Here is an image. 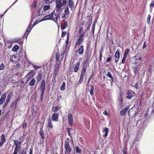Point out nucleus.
Returning a JSON list of instances; mask_svg holds the SVG:
<instances>
[{
    "mask_svg": "<svg viewBox=\"0 0 154 154\" xmlns=\"http://www.w3.org/2000/svg\"><path fill=\"white\" fill-rule=\"evenodd\" d=\"M33 76V72H29L23 79V80H25V82L23 81L24 83H25V84H26ZM23 82V81H22V82Z\"/></svg>",
    "mask_w": 154,
    "mask_h": 154,
    "instance_id": "obj_5",
    "label": "nucleus"
},
{
    "mask_svg": "<svg viewBox=\"0 0 154 154\" xmlns=\"http://www.w3.org/2000/svg\"><path fill=\"white\" fill-rule=\"evenodd\" d=\"M67 26V22L64 21L61 24V29L62 30H63L66 28Z\"/></svg>",
    "mask_w": 154,
    "mask_h": 154,
    "instance_id": "obj_18",
    "label": "nucleus"
},
{
    "mask_svg": "<svg viewBox=\"0 0 154 154\" xmlns=\"http://www.w3.org/2000/svg\"><path fill=\"white\" fill-rule=\"evenodd\" d=\"M86 70L82 69L80 76L83 77L85 75Z\"/></svg>",
    "mask_w": 154,
    "mask_h": 154,
    "instance_id": "obj_34",
    "label": "nucleus"
},
{
    "mask_svg": "<svg viewBox=\"0 0 154 154\" xmlns=\"http://www.w3.org/2000/svg\"><path fill=\"white\" fill-rule=\"evenodd\" d=\"M66 32H62V36L64 37L66 35Z\"/></svg>",
    "mask_w": 154,
    "mask_h": 154,
    "instance_id": "obj_59",
    "label": "nucleus"
},
{
    "mask_svg": "<svg viewBox=\"0 0 154 154\" xmlns=\"http://www.w3.org/2000/svg\"><path fill=\"white\" fill-rule=\"evenodd\" d=\"M68 4L71 10L72 11L74 5V3L72 0H69L68 2Z\"/></svg>",
    "mask_w": 154,
    "mask_h": 154,
    "instance_id": "obj_17",
    "label": "nucleus"
},
{
    "mask_svg": "<svg viewBox=\"0 0 154 154\" xmlns=\"http://www.w3.org/2000/svg\"><path fill=\"white\" fill-rule=\"evenodd\" d=\"M51 20L57 23L58 19L60 17L59 13L55 12V11H54L51 13Z\"/></svg>",
    "mask_w": 154,
    "mask_h": 154,
    "instance_id": "obj_2",
    "label": "nucleus"
},
{
    "mask_svg": "<svg viewBox=\"0 0 154 154\" xmlns=\"http://www.w3.org/2000/svg\"><path fill=\"white\" fill-rule=\"evenodd\" d=\"M40 135L41 136L42 138L43 139H44L45 137L44 136V133L43 131H41L39 132Z\"/></svg>",
    "mask_w": 154,
    "mask_h": 154,
    "instance_id": "obj_42",
    "label": "nucleus"
},
{
    "mask_svg": "<svg viewBox=\"0 0 154 154\" xmlns=\"http://www.w3.org/2000/svg\"><path fill=\"white\" fill-rule=\"evenodd\" d=\"M19 48V47L17 45H15L12 49V51L14 52H17Z\"/></svg>",
    "mask_w": 154,
    "mask_h": 154,
    "instance_id": "obj_28",
    "label": "nucleus"
},
{
    "mask_svg": "<svg viewBox=\"0 0 154 154\" xmlns=\"http://www.w3.org/2000/svg\"><path fill=\"white\" fill-rule=\"evenodd\" d=\"M64 11L66 15H68L69 14L70 12L68 6H66L65 7Z\"/></svg>",
    "mask_w": 154,
    "mask_h": 154,
    "instance_id": "obj_26",
    "label": "nucleus"
},
{
    "mask_svg": "<svg viewBox=\"0 0 154 154\" xmlns=\"http://www.w3.org/2000/svg\"><path fill=\"white\" fill-rule=\"evenodd\" d=\"M129 106H127L124 109L121 111L120 112V114L122 116L124 115L129 108Z\"/></svg>",
    "mask_w": 154,
    "mask_h": 154,
    "instance_id": "obj_14",
    "label": "nucleus"
},
{
    "mask_svg": "<svg viewBox=\"0 0 154 154\" xmlns=\"http://www.w3.org/2000/svg\"><path fill=\"white\" fill-rule=\"evenodd\" d=\"M35 82V78H32L29 83V85L31 86H32L34 85Z\"/></svg>",
    "mask_w": 154,
    "mask_h": 154,
    "instance_id": "obj_27",
    "label": "nucleus"
},
{
    "mask_svg": "<svg viewBox=\"0 0 154 154\" xmlns=\"http://www.w3.org/2000/svg\"><path fill=\"white\" fill-rule=\"evenodd\" d=\"M29 154H32V149L30 148Z\"/></svg>",
    "mask_w": 154,
    "mask_h": 154,
    "instance_id": "obj_64",
    "label": "nucleus"
},
{
    "mask_svg": "<svg viewBox=\"0 0 154 154\" xmlns=\"http://www.w3.org/2000/svg\"><path fill=\"white\" fill-rule=\"evenodd\" d=\"M59 66L58 65L57 66L56 68H55L54 70V75H55V76L57 75V73H58V71L59 69Z\"/></svg>",
    "mask_w": 154,
    "mask_h": 154,
    "instance_id": "obj_30",
    "label": "nucleus"
},
{
    "mask_svg": "<svg viewBox=\"0 0 154 154\" xmlns=\"http://www.w3.org/2000/svg\"><path fill=\"white\" fill-rule=\"evenodd\" d=\"M109 129L108 128H104V130H103V132H105V133L104 135V137H106L108 135V132Z\"/></svg>",
    "mask_w": 154,
    "mask_h": 154,
    "instance_id": "obj_24",
    "label": "nucleus"
},
{
    "mask_svg": "<svg viewBox=\"0 0 154 154\" xmlns=\"http://www.w3.org/2000/svg\"><path fill=\"white\" fill-rule=\"evenodd\" d=\"M64 145L65 149V154H71L72 149L71 148L69 143L67 141H65Z\"/></svg>",
    "mask_w": 154,
    "mask_h": 154,
    "instance_id": "obj_3",
    "label": "nucleus"
},
{
    "mask_svg": "<svg viewBox=\"0 0 154 154\" xmlns=\"http://www.w3.org/2000/svg\"><path fill=\"white\" fill-rule=\"evenodd\" d=\"M37 6V3L36 2H35L32 4V7L33 8H35Z\"/></svg>",
    "mask_w": 154,
    "mask_h": 154,
    "instance_id": "obj_43",
    "label": "nucleus"
},
{
    "mask_svg": "<svg viewBox=\"0 0 154 154\" xmlns=\"http://www.w3.org/2000/svg\"><path fill=\"white\" fill-rule=\"evenodd\" d=\"M6 97L5 94H3L0 99V105L2 104L4 102Z\"/></svg>",
    "mask_w": 154,
    "mask_h": 154,
    "instance_id": "obj_16",
    "label": "nucleus"
},
{
    "mask_svg": "<svg viewBox=\"0 0 154 154\" xmlns=\"http://www.w3.org/2000/svg\"><path fill=\"white\" fill-rule=\"evenodd\" d=\"M80 63L79 62H78L76 63V64L75 67V68H74V71L75 72H76L78 71V69H79V66H80Z\"/></svg>",
    "mask_w": 154,
    "mask_h": 154,
    "instance_id": "obj_25",
    "label": "nucleus"
},
{
    "mask_svg": "<svg viewBox=\"0 0 154 154\" xmlns=\"http://www.w3.org/2000/svg\"><path fill=\"white\" fill-rule=\"evenodd\" d=\"M89 60V58H88V57H87L85 60V62L83 63L82 66H87L88 63V62Z\"/></svg>",
    "mask_w": 154,
    "mask_h": 154,
    "instance_id": "obj_31",
    "label": "nucleus"
},
{
    "mask_svg": "<svg viewBox=\"0 0 154 154\" xmlns=\"http://www.w3.org/2000/svg\"><path fill=\"white\" fill-rule=\"evenodd\" d=\"M83 77L80 76V79L78 81L77 85H79L81 83V82L83 81Z\"/></svg>",
    "mask_w": 154,
    "mask_h": 154,
    "instance_id": "obj_39",
    "label": "nucleus"
},
{
    "mask_svg": "<svg viewBox=\"0 0 154 154\" xmlns=\"http://www.w3.org/2000/svg\"><path fill=\"white\" fill-rule=\"evenodd\" d=\"M111 60V57H108L106 59V62H109Z\"/></svg>",
    "mask_w": 154,
    "mask_h": 154,
    "instance_id": "obj_62",
    "label": "nucleus"
},
{
    "mask_svg": "<svg viewBox=\"0 0 154 154\" xmlns=\"http://www.w3.org/2000/svg\"><path fill=\"white\" fill-rule=\"evenodd\" d=\"M38 15H43V12L42 10L41 9H40L38 12Z\"/></svg>",
    "mask_w": 154,
    "mask_h": 154,
    "instance_id": "obj_48",
    "label": "nucleus"
},
{
    "mask_svg": "<svg viewBox=\"0 0 154 154\" xmlns=\"http://www.w3.org/2000/svg\"><path fill=\"white\" fill-rule=\"evenodd\" d=\"M68 123L70 126H72L73 125V117L72 115L71 114H68Z\"/></svg>",
    "mask_w": 154,
    "mask_h": 154,
    "instance_id": "obj_10",
    "label": "nucleus"
},
{
    "mask_svg": "<svg viewBox=\"0 0 154 154\" xmlns=\"http://www.w3.org/2000/svg\"><path fill=\"white\" fill-rule=\"evenodd\" d=\"M48 125L49 127L51 128H53V126L50 119H49L48 120Z\"/></svg>",
    "mask_w": 154,
    "mask_h": 154,
    "instance_id": "obj_37",
    "label": "nucleus"
},
{
    "mask_svg": "<svg viewBox=\"0 0 154 154\" xmlns=\"http://www.w3.org/2000/svg\"><path fill=\"white\" fill-rule=\"evenodd\" d=\"M87 68V66H82V69L86 70Z\"/></svg>",
    "mask_w": 154,
    "mask_h": 154,
    "instance_id": "obj_58",
    "label": "nucleus"
},
{
    "mask_svg": "<svg viewBox=\"0 0 154 154\" xmlns=\"http://www.w3.org/2000/svg\"><path fill=\"white\" fill-rule=\"evenodd\" d=\"M5 68L4 65L3 63H2L0 66V70H3Z\"/></svg>",
    "mask_w": 154,
    "mask_h": 154,
    "instance_id": "obj_51",
    "label": "nucleus"
},
{
    "mask_svg": "<svg viewBox=\"0 0 154 154\" xmlns=\"http://www.w3.org/2000/svg\"><path fill=\"white\" fill-rule=\"evenodd\" d=\"M6 139L5 138V136L4 134H2L1 137V141L4 143L6 141Z\"/></svg>",
    "mask_w": 154,
    "mask_h": 154,
    "instance_id": "obj_23",
    "label": "nucleus"
},
{
    "mask_svg": "<svg viewBox=\"0 0 154 154\" xmlns=\"http://www.w3.org/2000/svg\"><path fill=\"white\" fill-rule=\"evenodd\" d=\"M50 8L49 5H45L44 6L43 10L45 11H47Z\"/></svg>",
    "mask_w": 154,
    "mask_h": 154,
    "instance_id": "obj_41",
    "label": "nucleus"
},
{
    "mask_svg": "<svg viewBox=\"0 0 154 154\" xmlns=\"http://www.w3.org/2000/svg\"><path fill=\"white\" fill-rule=\"evenodd\" d=\"M65 83L64 82H63L62 83L61 86L60 88V90L61 91H63L65 90Z\"/></svg>",
    "mask_w": 154,
    "mask_h": 154,
    "instance_id": "obj_40",
    "label": "nucleus"
},
{
    "mask_svg": "<svg viewBox=\"0 0 154 154\" xmlns=\"http://www.w3.org/2000/svg\"><path fill=\"white\" fill-rule=\"evenodd\" d=\"M84 47L83 45L79 46L78 49V52L80 54H82L84 53Z\"/></svg>",
    "mask_w": 154,
    "mask_h": 154,
    "instance_id": "obj_19",
    "label": "nucleus"
},
{
    "mask_svg": "<svg viewBox=\"0 0 154 154\" xmlns=\"http://www.w3.org/2000/svg\"><path fill=\"white\" fill-rule=\"evenodd\" d=\"M154 6V2H152L150 4V5H149V6H150V10H151V11H152V6Z\"/></svg>",
    "mask_w": 154,
    "mask_h": 154,
    "instance_id": "obj_49",
    "label": "nucleus"
},
{
    "mask_svg": "<svg viewBox=\"0 0 154 154\" xmlns=\"http://www.w3.org/2000/svg\"><path fill=\"white\" fill-rule=\"evenodd\" d=\"M60 107L58 106H53L52 109V111L54 112H56L60 109Z\"/></svg>",
    "mask_w": 154,
    "mask_h": 154,
    "instance_id": "obj_21",
    "label": "nucleus"
},
{
    "mask_svg": "<svg viewBox=\"0 0 154 154\" xmlns=\"http://www.w3.org/2000/svg\"><path fill=\"white\" fill-rule=\"evenodd\" d=\"M11 98V97L10 96V95H9L8 96L6 100V102H7V103H8L9 101Z\"/></svg>",
    "mask_w": 154,
    "mask_h": 154,
    "instance_id": "obj_47",
    "label": "nucleus"
},
{
    "mask_svg": "<svg viewBox=\"0 0 154 154\" xmlns=\"http://www.w3.org/2000/svg\"><path fill=\"white\" fill-rule=\"evenodd\" d=\"M151 17L150 15H149L148 16L147 18V23L148 24H149L150 22V19Z\"/></svg>",
    "mask_w": 154,
    "mask_h": 154,
    "instance_id": "obj_50",
    "label": "nucleus"
},
{
    "mask_svg": "<svg viewBox=\"0 0 154 154\" xmlns=\"http://www.w3.org/2000/svg\"><path fill=\"white\" fill-rule=\"evenodd\" d=\"M31 23L29 24V26L27 27V29L26 31V33L25 34V35H26V34H27V35L29 34V32L31 31L32 29V28L31 27Z\"/></svg>",
    "mask_w": 154,
    "mask_h": 154,
    "instance_id": "obj_20",
    "label": "nucleus"
},
{
    "mask_svg": "<svg viewBox=\"0 0 154 154\" xmlns=\"http://www.w3.org/2000/svg\"><path fill=\"white\" fill-rule=\"evenodd\" d=\"M126 60V57L124 56L123 59L122 60V63H124L125 61Z\"/></svg>",
    "mask_w": 154,
    "mask_h": 154,
    "instance_id": "obj_56",
    "label": "nucleus"
},
{
    "mask_svg": "<svg viewBox=\"0 0 154 154\" xmlns=\"http://www.w3.org/2000/svg\"><path fill=\"white\" fill-rule=\"evenodd\" d=\"M135 94L132 91L128 90L126 93V97L127 98L131 99L134 95Z\"/></svg>",
    "mask_w": 154,
    "mask_h": 154,
    "instance_id": "obj_6",
    "label": "nucleus"
},
{
    "mask_svg": "<svg viewBox=\"0 0 154 154\" xmlns=\"http://www.w3.org/2000/svg\"><path fill=\"white\" fill-rule=\"evenodd\" d=\"M27 126V123L26 122H24L22 125V127L24 128H26Z\"/></svg>",
    "mask_w": 154,
    "mask_h": 154,
    "instance_id": "obj_55",
    "label": "nucleus"
},
{
    "mask_svg": "<svg viewBox=\"0 0 154 154\" xmlns=\"http://www.w3.org/2000/svg\"><path fill=\"white\" fill-rule=\"evenodd\" d=\"M66 3V0H56V7L58 9H59L62 6L65 5Z\"/></svg>",
    "mask_w": 154,
    "mask_h": 154,
    "instance_id": "obj_1",
    "label": "nucleus"
},
{
    "mask_svg": "<svg viewBox=\"0 0 154 154\" xmlns=\"http://www.w3.org/2000/svg\"><path fill=\"white\" fill-rule=\"evenodd\" d=\"M94 90V86L93 85L91 86V89H90V94L91 95L93 94V91Z\"/></svg>",
    "mask_w": 154,
    "mask_h": 154,
    "instance_id": "obj_38",
    "label": "nucleus"
},
{
    "mask_svg": "<svg viewBox=\"0 0 154 154\" xmlns=\"http://www.w3.org/2000/svg\"><path fill=\"white\" fill-rule=\"evenodd\" d=\"M39 22H37V21H35L34 23L32 25V27H33L35 25L39 23Z\"/></svg>",
    "mask_w": 154,
    "mask_h": 154,
    "instance_id": "obj_60",
    "label": "nucleus"
},
{
    "mask_svg": "<svg viewBox=\"0 0 154 154\" xmlns=\"http://www.w3.org/2000/svg\"><path fill=\"white\" fill-rule=\"evenodd\" d=\"M135 68L136 69L135 70H137V69L140 68L141 66V64H137L135 65L134 64Z\"/></svg>",
    "mask_w": 154,
    "mask_h": 154,
    "instance_id": "obj_35",
    "label": "nucleus"
},
{
    "mask_svg": "<svg viewBox=\"0 0 154 154\" xmlns=\"http://www.w3.org/2000/svg\"><path fill=\"white\" fill-rule=\"evenodd\" d=\"M14 144L16 145V146L15 147H17V148H18V145L19 143V142L18 141H16L15 140H14Z\"/></svg>",
    "mask_w": 154,
    "mask_h": 154,
    "instance_id": "obj_53",
    "label": "nucleus"
},
{
    "mask_svg": "<svg viewBox=\"0 0 154 154\" xmlns=\"http://www.w3.org/2000/svg\"><path fill=\"white\" fill-rule=\"evenodd\" d=\"M54 0H45V2L47 4L51 3Z\"/></svg>",
    "mask_w": 154,
    "mask_h": 154,
    "instance_id": "obj_46",
    "label": "nucleus"
},
{
    "mask_svg": "<svg viewBox=\"0 0 154 154\" xmlns=\"http://www.w3.org/2000/svg\"><path fill=\"white\" fill-rule=\"evenodd\" d=\"M18 151V148H17V147H15L14 148V152L13 154H17Z\"/></svg>",
    "mask_w": 154,
    "mask_h": 154,
    "instance_id": "obj_44",
    "label": "nucleus"
},
{
    "mask_svg": "<svg viewBox=\"0 0 154 154\" xmlns=\"http://www.w3.org/2000/svg\"><path fill=\"white\" fill-rule=\"evenodd\" d=\"M130 52V50L127 48L124 51V53L123 54V56H127V54L129 53Z\"/></svg>",
    "mask_w": 154,
    "mask_h": 154,
    "instance_id": "obj_32",
    "label": "nucleus"
},
{
    "mask_svg": "<svg viewBox=\"0 0 154 154\" xmlns=\"http://www.w3.org/2000/svg\"><path fill=\"white\" fill-rule=\"evenodd\" d=\"M45 80L44 79L42 80L41 85H40V88L41 89L42 91H45Z\"/></svg>",
    "mask_w": 154,
    "mask_h": 154,
    "instance_id": "obj_13",
    "label": "nucleus"
},
{
    "mask_svg": "<svg viewBox=\"0 0 154 154\" xmlns=\"http://www.w3.org/2000/svg\"><path fill=\"white\" fill-rule=\"evenodd\" d=\"M136 111H133V109L131 108V109L128 111V114L129 117L131 118L134 116L136 117Z\"/></svg>",
    "mask_w": 154,
    "mask_h": 154,
    "instance_id": "obj_11",
    "label": "nucleus"
},
{
    "mask_svg": "<svg viewBox=\"0 0 154 154\" xmlns=\"http://www.w3.org/2000/svg\"><path fill=\"white\" fill-rule=\"evenodd\" d=\"M42 75L41 74L39 73L37 77V82H39L41 81L42 79Z\"/></svg>",
    "mask_w": 154,
    "mask_h": 154,
    "instance_id": "obj_33",
    "label": "nucleus"
},
{
    "mask_svg": "<svg viewBox=\"0 0 154 154\" xmlns=\"http://www.w3.org/2000/svg\"><path fill=\"white\" fill-rule=\"evenodd\" d=\"M84 34H82L79 37V38L75 42V45H79L81 44L84 40Z\"/></svg>",
    "mask_w": 154,
    "mask_h": 154,
    "instance_id": "obj_7",
    "label": "nucleus"
},
{
    "mask_svg": "<svg viewBox=\"0 0 154 154\" xmlns=\"http://www.w3.org/2000/svg\"><path fill=\"white\" fill-rule=\"evenodd\" d=\"M83 31V28H81L80 29V31H79V33L80 34H81V35L82 34H83L82 32Z\"/></svg>",
    "mask_w": 154,
    "mask_h": 154,
    "instance_id": "obj_63",
    "label": "nucleus"
},
{
    "mask_svg": "<svg viewBox=\"0 0 154 154\" xmlns=\"http://www.w3.org/2000/svg\"><path fill=\"white\" fill-rule=\"evenodd\" d=\"M118 100L120 102H122L123 100V99L122 98V94H121L120 95L119 98L118 99Z\"/></svg>",
    "mask_w": 154,
    "mask_h": 154,
    "instance_id": "obj_52",
    "label": "nucleus"
},
{
    "mask_svg": "<svg viewBox=\"0 0 154 154\" xmlns=\"http://www.w3.org/2000/svg\"><path fill=\"white\" fill-rule=\"evenodd\" d=\"M44 91H42V92H41V95H40V99H41V100H42L43 98V97Z\"/></svg>",
    "mask_w": 154,
    "mask_h": 154,
    "instance_id": "obj_45",
    "label": "nucleus"
},
{
    "mask_svg": "<svg viewBox=\"0 0 154 154\" xmlns=\"http://www.w3.org/2000/svg\"><path fill=\"white\" fill-rule=\"evenodd\" d=\"M51 14L47 15L43 17L39 22H42L44 20L51 19Z\"/></svg>",
    "mask_w": 154,
    "mask_h": 154,
    "instance_id": "obj_15",
    "label": "nucleus"
},
{
    "mask_svg": "<svg viewBox=\"0 0 154 154\" xmlns=\"http://www.w3.org/2000/svg\"><path fill=\"white\" fill-rule=\"evenodd\" d=\"M135 57V62L134 64L135 65L137 64H141L142 62L141 58L137 56H136Z\"/></svg>",
    "mask_w": 154,
    "mask_h": 154,
    "instance_id": "obj_9",
    "label": "nucleus"
},
{
    "mask_svg": "<svg viewBox=\"0 0 154 154\" xmlns=\"http://www.w3.org/2000/svg\"><path fill=\"white\" fill-rule=\"evenodd\" d=\"M59 114L58 113H53L51 117V120L53 121L57 122L58 121Z\"/></svg>",
    "mask_w": 154,
    "mask_h": 154,
    "instance_id": "obj_8",
    "label": "nucleus"
},
{
    "mask_svg": "<svg viewBox=\"0 0 154 154\" xmlns=\"http://www.w3.org/2000/svg\"><path fill=\"white\" fill-rule=\"evenodd\" d=\"M38 14V13L37 12V10H35V11H34L32 14V19L31 20V22H32L33 21V19L35 18V17L37 16Z\"/></svg>",
    "mask_w": 154,
    "mask_h": 154,
    "instance_id": "obj_22",
    "label": "nucleus"
},
{
    "mask_svg": "<svg viewBox=\"0 0 154 154\" xmlns=\"http://www.w3.org/2000/svg\"><path fill=\"white\" fill-rule=\"evenodd\" d=\"M59 57H60V55L59 54L57 53L56 54V59L57 61H58L59 59Z\"/></svg>",
    "mask_w": 154,
    "mask_h": 154,
    "instance_id": "obj_54",
    "label": "nucleus"
},
{
    "mask_svg": "<svg viewBox=\"0 0 154 154\" xmlns=\"http://www.w3.org/2000/svg\"><path fill=\"white\" fill-rule=\"evenodd\" d=\"M115 61L116 63H117L120 57L119 52L118 50H117L115 54Z\"/></svg>",
    "mask_w": 154,
    "mask_h": 154,
    "instance_id": "obj_12",
    "label": "nucleus"
},
{
    "mask_svg": "<svg viewBox=\"0 0 154 154\" xmlns=\"http://www.w3.org/2000/svg\"><path fill=\"white\" fill-rule=\"evenodd\" d=\"M33 67L35 69H39L40 67H39V66H35V65H33Z\"/></svg>",
    "mask_w": 154,
    "mask_h": 154,
    "instance_id": "obj_57",
    "label": "nucleus"
},
{
    "mask_svg": "<svg viewBox=\"0 0 154 154\" xmlns=\"http://www.w3.org/2000/svg\"><path fill=\"white\" fill-rule=\"evenodd\" d=\"M39 22H37V21H35L34 23L32 25V27H33L35 25L39 23Z\"/></svg>",
    "mask_w": 154,
    "mask_h": 154,
    "instance_id": "obj_61",
    "label": "nucleus"
},
{
    "mask_svg": "<svg viewBox=\"0 0 154 154\" xmlns=\"http://www.w3.org/2000/svg\"><path fill=\"white\" fill-rule=\"evenodd\" d=\"M107 75L109 77V78H110L111 79V82H113V78L112 75L111 73L110 72H108L107 74Z\"/></svg>",
    "mask_w": 154,
    "mask_h": 154,
    "instance_id": "obj_29",
    "label": "nucleus"
},
{
    "mask_svg": "<svg viewBox=\"0 0 154 154\" xmlns=\"http://www.w3.org/2000/svg\"><path fill=\"white\" fill-rule=\"evenodd\" d=\"M75 151L78 153H81L82 152L81 149L78 146L75 147Z\"/></svg>",
    "mask_w": 154,
    "mask_h": 154,
    "instance_id": "obj_36",
    "label": "nucleus"
},
{
    "mask_svg": "<svg viewBox=\"0 0 154 154\" xmlns=\"http://www.w3.org/2000/svg\"><path fill=\"white\" fill-rule=\"evenodd\" d=\"M15 42V40L13 39L7 40L5 42V46H6L8 48H10L12 47V44Z\"/></svg>",
    "mask_w": 154,
    "mask_h": 154,
    "instance_id": "obj_4",
    "label": "nucleus"
}]
</instances>
